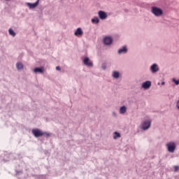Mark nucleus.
I'll list each match as a JSON object with an SVG mask.
<instances>
[{
  "instance_id": "1",
  "label": "nucleus",
  "mask_w": 179,
  "mask_h": 179,
  "mask_svg": "<svg viewBox=\"0 0 179 179\" xmlns=\"http://www.w3.org/2000/svg\"><path fill=\"white\" fill-rule=\"evenodd\" d=\"M151 13H152L155 17H162L164 14L163 10L157 6L151 7Z\"/></svg>"
},
{
  "instance_id": "2",
  "label": "nucleus",
  "mask_w": 179,
  "mask_h": 179,
  "mask_svg": "<svg viewBox=\"0 0 179 179\" xmlns=\"http://www.w3.org/2000/svg\"><path fill=\"white\" fill-rule=\"evenodd\" d=\"M166 147L169 153H174V152H176L177 145H176L175 142L170 141L166 144Z\"/></svg>"
},
{
  "instance_id": "3",
  "label": "nucleus",
  "mask_w": 179,
  "mask_h": 179,
  "mask_svg": "<svg viewBox=\"0 0 179 179\" xmlns=\"http://www.w3.org/2000/svg\"><path fill=\"white\" fill-rule=\"evenodd\" d=\"M152 126V120H145L141 124V129L143 131H148Z\"/></svg>"
},
{
  "instance_id": "4",
  "label": "nucleus",
  "mask_w": 179,
  "mask_h": 179,
  "mask_svg": "<svg viewBox=\"0 0 179 179\" xmlns=\"http://www.w3.org/2000/svg\"><path fill=\"white\" fill-rule=\"evenodd\" d=\"M150 71L151 73H157V72L160 71V68H159V65H157V64L154 63L150 66Z\"/></svg>"
},
{
  "instance_id": "5",
  "label": "nucleus",
  "mask_w": 179,
  "mask_h": 179,
  "mask_svg": "<svg viewBox=\"0 0 179 179\" xmlns=\"http://www.w3.org/2000/svg\"><path fill=\"white\" fill-rule=\"evenodd\" d=\"M32 134L35 138H40V136H44L43 132L38 129H32Z\"/></svg>"
},
{
  "instance_id": "6",
  "label": "nucleus",
  "mask_w": 179,
  "mask_h": 179,
  "mask_svg": "<svg viewBox=\"0 0 179 179\" xmlns=\"http://www.w3.org/2000/svg\"><path fill=\"white\" fill-rule=\"evenodd\" d=\"M83 62L85 66H89L90 68H93V62L90 60L89 57H85Z\"/></svg>"
},
{
  "instance_id": "7",
  "label": "nucleus",
  "mask_w": 179,
  "mask_h": 179,
  "mask_svg": "<svg viewBox=\"0 0 179 179\" xmlns=\"http://www.w3.org/2000/svg\"><path fill=\"white\" fill-rule=\"evenodd\" d=\"M103 41L105 45H111V44H113V40L111 36H105Z\"/></svg>"
},
{
  "instance_id": "8",
  "label": "nucleus",
  "mask_w": 179,
  "mask_h": 179,
  "mask_svg": "<svg viewBox=\"0 0 179 179\" xmlns=\"http://www.w3.org/2000/svg\"><path fill=\"white\" fill-rule=\"evenodd\" d=\"M150 86H152V82L150 80H147L142 83L141 87L144 89V90H148V89H150Z\"/></svg>"
},
{
  "instance_id": "9",
  "label": "nucleus",
  "mask_w": 179,
  "mask_h": 179,
  "mask_svg": "<svg viewBox=\"0 0 179 179\" xmlns=\"http://www.w3.org/2000/svg\"><path fill=\"white\" fill-rule=\"evenodd\" d=\"M98 15H99V19H101V20H106V19H107V13L103 11V10H99L98 12Z\"/></svg>"
},
{
  "instance_id": "10",
  "label": "nucleus",
  "mask_w": 179,
  "mask_h": 179,
  "mask_svg": "<svg viewBox=\"0 0 179 179\" xmlns=\"http://www.w3.org/2000/svg\"><path fill=\"white\" fill-rule=\"evenodd\" d=\"M39 2L40 0H37L35 3H27V5L29 8V9H35V8H37V6H38Z\"/></svg>"
},
{
  "instance_id": "11",
  "label": "nucleus",
  "mask_w": 179,
  "mask_h": 179,
  "mask_svg": "<svg viewBox=\"0 0 179 179\" xmlns=\"http://www.w3.org/2000/svg\"><path fill=\"white\" fill-rule=\"evenodd\" d=\"M74 36L76 37H82V36H83V30H82V28H77L74 32Z\"/></svg>"
},
{
  "instance_id": "12",
  "label": "nucleus",
  "mask_w": 179,
  "mask_h": 179,
  "mask_svg": "<svg viewBox=\"0 0 179 179\" xmlns=\"http://www.w3.org/2000/svg\"><path fill=\"white\" fill-rule=\"evenodd\" d=\"M127 52H128V48H127L126 46H122L117 50V54H119V55L127 54Z\"/></svg>"
},
{
  "instance_id": "13",
  "label": "nucleus",
  "mask_w": 179,
  "mask_h": 179,
  "mask_svg": "<svg viewBox=\"0 0 179 179\" xmlns=\"http://www.w3.org/2000/svg\"><path fill=\"white\" fill-rule=\"evenodd\" d=\"M120 77L121 74L120 73V71H113L112 72V78H113V79H120Z\"/></svg>"
},
{
  "instance_id": "14",
  "label": "nucleus",
  "mask_w": 179,
  "mask_h": 179,
  "mask_svg": "<svg viewBox=\"0 0 179 179\" xmlns=\"http://www.w3.org/2000/svg\"><path fill=\"white\" fill-rule=\"evenodd\" d=\"M35 73H44V67H37L34 69Z\"/></svg>"
},
{
  "instance_id": "15",
  "label": "nucleus",
  "mask_w": 179,
  "mask_h": 179,
  "mask_svg": "<svg viewBox=\"0 0 179 179\" xmlns=\"http://www.w3.org/2000/svg\"><path fill=\"white\" fill-rule=\"evenodd\" d=\"M119 113L120 114H125V113H127V106H121L120 108Z\"/></svg>"
},
{
  "instance_id": "16",
  "label": "nucleus",
  "mask_w": 179,
  "mask_h": 179,
  "mask_svg": "<svg viewBox=\"0 0 179 179\" xmlns=\"http://www.w3.org/2000/svg\"><path fill=\"white\" fill-rule=\"evenodd\" d=\"M92 23L94 24H98V23H100V20L97 17H94L91 20Z\"/></svg>"
},
{
  "instance_id": "17",
  "label": "nucleus",
  "mask_w": 179,
  "mask_h": 179,
  "mask_svg": "<svg viewBox=\"0 0 179 179\" xmlns=\"http://www.w3.org/2000/svg\"><path fill=\"white\" fill-rule=\"evenodd\" d=\"M23 64H22V62H17L16 64V68L18 71H22V69H23Z\"/></svg>"
},
{
  "instance_id": "18",
  "label": "nucleus",
  "mask_w": 179,
  "mask_h": 179,
  "mask_svg": "<svg viewBox=\"0 0 179 179\" xmlns=\"http://www.w3.org/2000/svg\"><path fill=\"white\" fill-rule=\"evenodd\" d=\"M121 137V134L117 132V131H115L114 132V136H113V139H118V138Z\"/></svg>"
},
{
  "instance_id": "19",
  "label": "nucleus",
  "mask_w": 179,
  "mask_h": 179,
  "mask_svg": "<svg viewBox=\"0 0 179 179\" xmlns=\"http://www.w3.org/2000/svg\"><path fill=\"white\" fill-rule=\"evenodd\" d=\"M8 33H9L10 36H12L13 37H15L16 36V33L12 29H9Z\"/></svg>"
},
{
  "instance_id": "20",
  "label": "nucleus",
  "mask_w": 179,
  "mask_h": 179,
  "mask_svg": "<svg viewBox=\"0 0 179 179\" xmlns=\"http://www.w3.org/2000/svg\"><path fill=\"white\" fill-rule=\"evenodd\" d=\"M173 82L175 83V84L178 86V85H179V79L178 80H176V78H173Z\"/></svg>"
},
{
  "instance_id": "21",
  "label": "nucleus",
  "mask_w": 179,
  "mask_h": 179,
  "mask_svg": "<svg viewBox=\"0 0 179 179\" xmlns=\"http://www.w3.org/2000/svg\"><path fill=\"white\" fill-rule=\"evenodd\" d=\"M46 136V138H48V136H51V134L48 133V132H43V136Z\"/></svg>"
},
{
  "instance_id": "22",
  "label": "nucleus",
  "mask_w": 179,
  "mask_h": 179,
  "mask_svg": "<svg viewBox=\"0 0 179 179\" xmlns=\"http://www.w3.org/2000/svg\"><path fill=\"white\" fill-rule=\"evenodd\" d=\"M101 68L103 71H106V69H107V66H106V64H103Z\"/></svg>"
},
{
  "instance_id": "23",
  "label": "nucleus",
  "mask_w": 179,
  "mask_h": 179,
  "mask_svg": "<svg viewBox=\"0 0 179 179\" xmlns=\"http://www.w3.org/2000/svg\"><path fill=\"white\" fill-rule=\"evenodd\" d=\"M179 170V166H174V171H178Z\"/></svg>"
},
{
  "instance_id": "24",
  "label": "nucleus",
  "mask_w": 179,
  "mask_h": 179,
  "mask_svg": "<svg viewBox=\"0 0 179 179\" xmlns=\"http://www.w3.org/2000/svg\"><path fill=\"white\" fill-rule=\"evenodd\" d=\"M176 108H178V110H179V99L176 102Z\"/></svg>"
},
{
  "instance_id": "25",
  "label": "nucleus",
  "mask_w": 179,
  "mask_h": 179,
  "mask_svg": "<svg viewBox=\"0 0 179 179\" xmlns=\"http://www.w3.org/2000/svg\"><path fill=\"white\" fill-rule=\"evenodd\" d=\"M112 115L113 117H117V113H115V111L112 113Z\"/></svg>"
},
{
  "instance_id": "26",
  "label": "nucleus",
  "mask_w": 179,
  "mask_h": 179,
  "mask_svg": "<svg viewBox=\"0 0 179 179\" xmlns=\"http://www.w3.org/2000/svg\"><path fill=\"white\" fill-rule=\"evenodd\" d=\"M56 71H61V67L59 66L56 67Z\"/></svg>"
},
{
  "instance_id": "27",
  "label": "nucleus",
  "mask_w": 179,
  "mask_h": 179,
  "mask_svg": "<svg viewBox=\"0 0 179 179\" xmlns=\"http://www.w3.org/2000/svg\"><path fill=\"white\" fill-rule=\"evenodd\" d=\"M161 85H166V83H165L164 81H163V82L161 83Z\"/></svg>"
},
{
  "instance_id": "28",
  "label": "nucleus",
  "mask_w": 179,
  "mask_h": 179,
  "mask_svg": "<svg viewBox=\"0 0 179 179\" xmlns=\"http://www.w3.org/2000/svg\"><path fill=\"white\" fill-rule=\"evenodd\" d=\"M157 85H158V86L160 85V83H158Z\"/></svg>"
}]
</instances>
